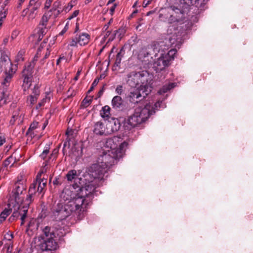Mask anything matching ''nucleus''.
<instances>
[{"instance_id":"nucleus-9","label":"nucleus","mask_w":253,"mask_h":253,"mask_svg":"<svg viewBox=\"0 0 253 253\" xmlns=\"http://www.w3.org/2000/svg\"><path fill=\"white\" fill-rule=\"evenodd\" d=\"M152 91L149 84L142 85L130 90L126 98L130 103L136 104L144 99Z\"/></svg>"},{"instance_id":"nucleus-59","label":"nucleus","mask_w":253,"mask_h":253,"mask_svg":"<svg viewBox=\"0 0 253 253\" xmlns=\"http://www.w3.org/2000/svg\"><path fill=\"white\" fill-rule=\"evenodd\" d=\"M66 59L65 56H60L56 61V65H59L62 60Z\"/></svg>"},{"instance_id":"nucleus-62","label":"nucleus","mask_w":253,"mask_h":253,"mask_svg":"<svg viewBox=\"0 0 253 253\" xmlns=\"http://www.w3.org/2000/svg\"><path fill=\"white\" fill-rule=\"evenodd\" d=\"M41 49L40 48H38V49L37 50V52L36 54L35 55V58H39L41 56Z\"/></svg>"},{"instance_id":"nucleus-46","label":"nucleus","mask_w":253,"mask_h":253,"mask_svg":"<svg viewBox=\"0 0 253 253\" xmlns=\"http://www.w3.org/2000/svg\"><path fill=\"white\" fill-rule=\"evenodd\" d=\"M24 53V52L23 51L20 50L17 56V58L16 59V61L18 62L20 60L23 61L24 58L23 57V54Z\"/></svg>"},{"instance_id":"nucleus-49","label":"nucleus","mask_w":253,"mask_h":253,"mask_svg":"<svg viewBox=\"0 0 253 253\" xmlns=\"http://www.w3.org/2000/svg\"><path fill=\"white\" fill-rule=\"evenodd\" d=\"M45 100V98L42 99L40 102L38 103V105L36 107V109L38 110L42 106H43L44 105Z\"/></svg>"},{"instance_id":"nucleus-50","label":"nucleus","mask_w":253,"mask_h":253,"mask_svg":"<svg viewBox=\"0 0 253 253\" xmlns=\"http://www.w3.org/2000/svg\"><path fill=\"white\" fill-rule=\"evenodd\" d=\"M105 84L103 85V86L102 87V88L99 90V91L98 92L97 97H96V99H97V98L100 97L102 94H103V92L105 89Z\"/></svg>"},{"instance_id":"nucleus-24","label":"nucleus","mask_w":253,"mask_h":253,"mask_svg":"<svg viewBox=\"0 0 253 253\" xmlns=\"http://www.w3.org/2000/svg\"><path fill=\"white\" fill-rule=\"evenodd\" d=\"M39 9L36 8L35 7H32L28 6L27 9H25L23 10V12L26 11V10L28 11V19L29 20L34 19L37 15L38 10Z\"/></svg>"},{"instance_id":"nucleus-38","label":"nucleus","mask_w":253,"mask_h":253,"mask_svg":"<svg viewBox=\"0 0 253 253\" xmlns=\"http://www.w3.org/2000/svg\"><path fill=\"white\" fill-rule=\"evenodd\" d=\"M139 41L137 36L134 35L132 36L130 39L128 40V43L131 46L135 45Z\"/></svg>"},{"instance_id":"nucleus-12","label":"nucleus","mask_w":253,"mask_h":253,"mask_svg":"<svg viewBox=\"0 0 253 253\" xmlns=\"http://www.w3.org/2000/svg\"><path fill=\"white\" fill-rule=\"evenodd\" d=\"M21 177V178H19L18 177V180L15 183V187L13 191L15 201L17 203L23 201V197L21 195L25 193L26 190V180L22 178V176Z\"/></svg>"},{"instance_id":"nucleus-16","label":"nucleus","mask_w":253,"mask_h":253,"mask_svg":"<svg viewBox=\"0 0 253 253\" xmlns=\"http://www.w3.org/2000/svg\"><path fill=\"white\" fill-rule=\"evenodd\" d=\"M36 192V184L32 183L29 187L28 194L23 203L22 207H26L28 211L30 205L34 201Z\"/></svg>"},{"instance_id":"nucleus-37","label":"nucleus","mask_w":253,"mask_h":253,"mask_svg":"<svg viewBox=\"0 0 253 253\" xmlns=\"http://www.w3.org/2000/svg\"><path fill=\"white\" fill-rule=\"evenodd\" d=\"M47 31V28L46 27L39 25L38 27L37 34H40L42 35V36L44 35L46 33Z\"/></svg>"},{"instance_id":"nucleus-39","label":"nucleus","mask_w":253,"mask_h":253,"mask_svg":"<svg viewBox=\"0 0 253 253\" xmlns=\"http://www.w3.org/2000/svg\"><path fill=\"white\" fill-rule=\"evenodd\" d=\"M62 9L61 2L59 0H57L53 3L52 7L49 11H50L51 13L52 12V10H55L56 9Z\"/></svg>"},{"instance_id":"nucleus-44","label":"nucleus","mask_w":253,"mask_h":253,"mask_svg":"<svg viewBox=\"0 0 253 253\" xmlns=\"http://www.w3.org/2000/svg\"><path fill=\"white\" fill-rule=\"evenodd\" d=\"M23 84H28L29 83H31L32 79V76H23Z\"/></svg>"},{"instance_id":"nucleus-21","label":"nucleus","mask_w":253,"mask_h":253,"mask_svg":"<svg viewBox=\"0 0 253 253\" xmlns=\"http://www.w3.org/2000/svg\"><path fill=\"white\" fill-rule=\"evenodd\" d=\"M27 210L26 207H22V206L17 205L14 207L12 215L17 219L20 215H22L23 213L25 212L24 210ZM28 211L26 210V212Z\"/></svg>"},{"instance_id":"nucleus-58","label":"nucleus","mask_w":253,"mask_h":253,"mask_svg":"<svg viewBox=\"0 0 253 253\" xmlns=\"http://www.w3.org/2000/svg\"><path fill=\"white\" fill-rule=\"evenodd\" d=\"M5 142V139L2 134H0V146H1Z\"/></svg>"},{"instance_id":"nucleus-14","label":"nucleus","mask_w":253,"mask_h":253,"mask_svg":"<svg viewBox=\"0 0 253 253\" xmlns=\"http://www.w3.org/2000/svg\"><path fill=\"white\" fill-rule=\"evenodd\" d=\"M66 177L69 182H74V183L72 184V187L75 191L79 187V185L81 184L82 178L79 177L77 170L75 169L70 170L66 174Z\"/></svg>"},{"instance_id":"nucleus-48","label":"nucleus","mask_w":253,"mask_h":253,"mask_svg":"<svg viewBox=\"0 0 253 253\" xmlns=\"http://www.w3.org/2000/svg\"><path fill=\"white\" fill-rule=\"evenodd\" d=\"M64 9H56L55 10H52L51 12L52 15H53L54 18H56L63 10Z\"/></svg>"},{"instance_id":"nucleus-33","label":"nucleus","mask_w":253,"mask_h":253,"mask_svg":"<svg viewBox=\"0 0 253 253\" xmlns=\"http://www.w3.org/2000/svg\"><path fill=\"white\" fill-rule=\"evenodd\" d=\"M93 96H89L85 97L82 101L81 106L84 108H86L91 103Z\"/></svg>"},{"instance_id":"nucleus-60","label":"nucleus","mask_w":253,"mask_h":253,"mask_svg":"<svg viewBox=\"0 0 253 253\" xmlns=\"http://www.w3.org/2000/svg\"><path fill=\"white\" fill-rule=\"evenodd\" d=\"M53 0H46L45 5V7L48 8L51 5V2Z\"/></svg>"},{"instance_id":"nucleus-34","label":"nucleus","mask_w":253,"mask_h":253,"mask_svg":"<svg viewBox=\"0 0 253 253\" xmlns=\"http://www.w3.org/2000/svg\"><path fill=\"white\" fill-rule=\"evenodd\" d=\"M38 223L36 220L35 219H33L29 221L28 224L27 229L33 230L35 228L37 229L38 228Z\"/></svg>"},{"instance_id":"nucleus-40","label":"nucleus","mask_w":253,"mask_h":253,"mask_svg":"<svg viewBox=\"0 0 253 253\" xmlns=\"http://www.w3.org/2000/svg\"><path fill=\"white\" fill-rule=\"evenodd\" d=\"M162 103V101H158L157 102H156L154 105H151L150 103H148L149 104H150L151 105V106H152L153 107V111L152 115L155 113V111L156 110H157L159 109V108H160V105Z\"/></svg>"},{"instance_id":"nucleus-2","label":"nucleus","mask_w":253,"mask_h":253,"mask_svg":"<svg viewBox=\"0 0 253 253\" xmlns=\"http://www.w3.org/2000/svg\"><path fill=\"white\" fill-rule=\"evenodd\" d=\"M177 10L179 12H174L169 18L168 23L170 25L168 29V34L173 35V36H175L177 37L176 40L192 26V23L190 21L182 22L183 13L179 9Z\"/></svg>"},{"instance_id":"nucleus-52","label":"nucleus","mask_w":253,"mask_h":253,"mask_svg":"<svg viewBox=\"0 0 253 253\" xmlns=\"http://www.w3.org/2000/svg\"><path fill=\"white\" fill-rule=\"evenodd\" d=\"M24 211L25 212H24L22 214V215L21 216V225H22L24 224V222H25V219L26 218V217H27V212H26V210H24Z\"/></svg>"},{"instance_id":"nucleus-61","label":"nucleus","mask_w":253,"mask_h":253,"mask_svg":"<svg viewBox=\"0 0 253 253\" xmlns=\"http://www.w3.org/2000/svg\"><path fill=\"white\" fill-rule=\"evenodd\" d=\"M151 2V0H144L143 1V4L144 5L143 6L146 7L147 5L150 4Z\"/></svg>"},{"instance_id":"nucleus-6","label":"nucleus","mask_w":253,"mask_h":253,"mask_svg":"<svg viewBox=\"0 0 253 253\" xmlns=\"http://www.w3.org/2000/svg\"><path fill=\"white\" fill-rule=\"evenodd\" d=\"M152 80V75L146 71L140 72H131L126 75L125 81L126 84L129 86L136 88L140 85L149 84Z\"/></svg>"},{"instance_id":"nucleus-7","label":"nucleus","mask_w":253,"mask_h":253,"mask_svg":"<svg viewBox=\"0 0 253 253\" xmlns=\"http://www.w3.org/2000/svg\"><path fill=\"white\" fill-rule=\"evenodd\" d=\"M0 67L2 70H4L2 84L9 86L17 71V67L16 65H13L12 64L9 57L4 52H2L0 56Z\"/></svg>"},{"instance_id":"nucleus-3","label":"nucleus","mask_w":253,"mask_h":253,"mask_svg":"<svg viewBox=\"0 0 253 253\" xmlns=\"http://www.w3.org/2000/svg\"><path fill=\"white\" fill-rule=\"evenodd\" d=\"M42 231V234L40 237L41 240L37 247L42 251L55 250L57 247V243L54 238L56 237V235L63 236L62 231L64 230L61 228L56 230L53 227L47 226Z\"/></svg>"},{"instance_id":"nucleus-27","label":"nucleus","mask_w":253,"mask_h":253,"mask_svg":"<svg viewBox=\"0 0 253 253\" xmlns=\"http://www.w3.org/2000/svg\"><path fill=\"white\" fill-rule=\"evenodd\" d=\"M51 16L52 13L50 11L45 12L42 16L39 25L46 27L47 22Z\"/></svg>"},{"instance_id":"nucleus-20","label":"nucleus","mask_w":253,"mask_h":253,"mask_svg":"<svg viewBox=\"0 0 253 253\" xmlns=\"http://www.w3.org/2000/svg\"><path fill=\"white\" fill-rule=\"evenodd\" d=\"M112 106L116 110H122L124 107L123 100L119 95L114 96L112 100Z\"/></svg>"},{"instance_id":"nucleus-8","label":"nucleus","mask_w":253,"mask_h":253,"mask_svg":"<svg viewBox=\"0 0 253 253\" xmlns=\"http://www.w3.org/2000/svg\"><path fill=\"white\" fill-rule=\"evenodd\" d=\"M117 160V155L112 150L107 151H103L99 155L97 159V163L92 165H97L101 169L104 170L103 177L107 173V170L112 166L115 164Z\"/></svg>"},{"instance_id":"nucleus-51","label":"nucleus","mask_w":253,"mask_h":253,"mask_svg":"<svg viewBox=\"0 0 253 253\" xmlns=\"http://www.w3.org/2000/svg\"><path fill=\"white\" fill-rule=\"evenodd\" d=\"M127 146H128V143L126 142V141H124L120 145V150L122 151L125 150L126 148H127Z\"/></svg>"},{"instance_id":"nucleus-13","label":"nucleus","mask_w":253,"mask_h":253,"mask_svg":"<svg viewBox=\"0 0 253 253\" xmlns=\"http://www.w3.org/2000/svg\"><path fill=\"white\" fill-rule=\"evenodd\" d=\"M68 212L65 204L61 203H58L52 210L53 215L56 220L65 219L70 216Z\"/></svg>"},{"instance_id":"nucleus-19","label":"nucleus","mask_w":253,"mask_h":253,"mask_svg":"<svg viewBox=\"0 0 253 253\" xmlns=\"http://www.w3.org/2000/svg\"><path fill=\"white\" fill-rule=\"evenodd\" d=\"M1 86L2 87V91L0 93L1 96L0 99V106L6 104L8 102L10 101V98L9 97V91L8 90V87L2 84L1 83Z\"/></svg>"},{"instance_id":"nucleus-11","label":"nucleus","mask_w":253,"mask_h":253,"mask_svg":"<svg viewBox=\"0 0 253 253\" xmlns=\"http://www.w3.org/2000/svg\"><path fill=\"white\" fill-rule=\"evenodd\" d=\"M90 40V35L87 33H78L69 41L68 46L78 47L87 45Z\"/></svg>"},{"instance_id":"nucleus-23","label":"nucleus","mask_w":253,"mask_h":253,"mask_svg":"<svg viewBox=\"0 0 253 253\" xmlns=\"http://www.w3.org/2000/svg\"><path fill=\"white\" fill-rule=\"evenodd\" d=\"M35 66L34 62H30L27 65H26L25 68L22 71V76H32L33 69Z\"/></svg>"},{"instance_id":"nucleus-63","label":"nucleus","mask_w":253,"mask_h":253,"mask_svg":"<svg viewBox=\"0 0 253 253\" xmlns=\"http://www.w3.org/2000/svg\"><path fill=\"white\" fill-rule=\"evenodd\" d=\"M78 33H81L80 31H79V25L78 23H76L75 30L74 32L75 35Z\"/></svg>"},{"instance_id":"nucleus-1","label":"nucleus","mask_w":253,"mask_h":253,"mask_svg":"<svg viewBox=\"0 0 253 253\" xmlns=\"http://www.w3.org/2000/svg\"><path fill=\"white\" fill-rule=\"evenodd\" d=\"M104 170L101 169L97 165H91L88 169V173L86 175L84 186L81 184L77 190L74 191L77 196H83V199L89 197L94 192L96 187L102 185L105 178L103 173Z\"/></svg>"},{"instance_id":"nucleus-32","label":"nucleus","mask_w":253,"mask_h":253,"mask_svg":"<svg viewBox=\"0 0 253 253\" xmlns=\"http://www.w3.org/2000/svg\"><path fill=\"white\" fill-rule=\"evenodd\" d=\"M42 2L41 0H30L28 6L39 9L42 5Z\"/></svg>"},{"instance_id":"nucleus-29","label":"nucleus","mask_w":253,"mask_h":253,"mask_svg":"<svg viewBox=\"0 0 253 253\" xmlns=\"http://www.w3.org/2000/svg\"><path fill=\"white\" fill-rule=\"evenodd\" d=\"M22 114L19 115L18 111H15L13 112L11 119L10 121V123L11 125H14L16 121H18V123L19 124L22 122L23 118H21Z\"/></svg>"},{"instance_id":"nucleus-28","label":"nucleus","mask_w":253,"mask_h":253,"mask_svg":"<svg viewBox=\"0 0 253 253\" xmlns=\"http://www.w3.org/2000/svg\"><path fill=\"white\" fill-rule=\"evenodd\" d=\"M39 123L37 122H33L30 126L29 128L26 133V135L33 138L35 136L34 130L38 127Z\"/></svg>"},{"instance_id":"nucleus-25","label":"nucleus","mask_w":253,"mask_h":253,"mask_svg":"<svg viewBox=\"0 0 253 253\" xmlns=\"http://www.w3.org/2000/svg\"><path fill=\"white\" fill-rule=\"evenodd\" d=\"M110 107L108 105L103 107L100 111V116L106 120L110 119Z\"/></svg>"},{"instance_id":"nucleus-47","label":"nucleus","mask_w":253,"mask_h":253,"mask_svg":"<svg viewBox=\"0 0 253 253\" xmlns=\"http://www.w3.org/2000/svg\"><path fill=\"white\" fill-rule=\"evenodd\" d=\"M123 86L122 85H118L117 86L115 91L116 92L119 94L121 95L122 93L123 92Z\"/></svg>"},{"instance_id":"nucleus-54","label":"nucleus","mask_w":253,"mask_h":253,"mask_svg":"<svg viewBox=\"0 0 253 253\" xmlns=\"http://www.w3.org/2000/svg\"><path fill=\"white\" fill-rule=\"evenodd\" d=\"M79 13V10H75V11H74V12L71 15H70L68 19L70 20L71 19H72L73 18L76 17Z\"/></svg>"},{"instance_id":"nucleus-26","label":"nucleus","mask_w":253,"mask_h":253,"mask_svg":"<svg viewBox=\"0 0 253 253\" xmlns=\"http://www.w3.org/2000/svg\"><path fill=\"white\" fill-rule=\"evenodd\" d=\"M12 212V210L10 208V205H8V208L5 209L0 214V223L5 220L6 217Z\"/></svg>"},{"instance_id":"nucleus-42","label":"nucleus","mask_w":253,"mask_h":253,"mask_svg":"<svg viewBox=\"0 0 253 253\" xmlns=\"http://www.w3.org/2000/svg\"><path fill=\"white\" fill-rule=\"evenodd\" d=\"M49 153V148L48 147H46L45 149H44L42 153L40 155V157L42 159V160H45L46 158L47 155Z\"/></svg>"},{"instance_id":"nucleus-4","label":"nucleus","mask_w":253,"mask_h":253,"mask_svg":"<svg viewBox=\"0 0 253 253\" xmlns=\"http://www.w3.org/2000/svg\"><path fill=\"white\" fill-rule=\"evenodd\" d=\"M153 107L149 104L144 107H138L134 113L125 120L124 126L126 129H130L145 122L153 113Z\"/></svg>"},{"instance_id":"nucleus-53","label":"nucleus","mask_w":253,"mask_h":253,"mask_svg":"<svg viewBox=\"0 0 253 253\" xmlns=\"http://www.w3.org/2000/svg\"><path fill=\"white\" fill-rule=\"evenodd\" d=\"M12 159V157H9L7 158L3 162V165L4 167H7L11 163V161Z\"/></svg>"},{"instance_id":"nucleus-56","label":"nucleus","mask_w":253,"mask_h":253,"mask_svg":"<svg viewBox=\"0 0 253 253\" xmlns=\"http://www.w3.org/2000/svg\"><path fill=\"white\" fill-rule=\"evenodd\" d=\"M117 6V4L116 3H114L111 7L110 8V14L111 15H113L114 14V11L115 10V9Z\"/></svg>"},{"instance_id":"nucleus-18","label":"nucleus","mask_w":253,"mask_h":253,"mask_svg":"<svg viewBox=\"0 0 253 253\" xmlns=\"http://www.w3.org/2000/svg\"><path fill=\"white\" fill-rule=\"evenodd\" d=\"M107 128L106 125L101 122H96L94 125L93 132L98 135L107 136L108 133L106 131Z\"/></svg>"},{"instance_id":"nucleus-5","label":"nucleus","mask_w":253,"mask_h":253,"mask_svg":"<svg viewBox=\"0 0 253 253\" xmlns=\"http://www.w3.org/2000/svg\"><path fill=\"white\" fill-rule=\"evenodd\" d=\"M83 196L82 195L80 196H77V193H75V196L65 203L69 215L75 214L79 220L83 219L84 217V212L85 211L88 204V200L86 199H83Z\"/></svg>"},{"instance_id":"nucleus-10","label":"nucleus","mask_w":253,"mask_h":253,"mask_svg":"<svg viewBox=\"0 0 253 253\" xmlns=\"http://www.w3.org/2000/svg\"><path fill=\"white\" fill-rule=\"evenodd\" d=\"M175 49H171L167 53H161L160 56L153 63V68L157 72L164 70L170 64V62L174 59V56L176 53Z\"/></svg>"},{"instance_id":"nucleus-31","label":"nucleus","mask_w":253,"mask_h":253,"mask_svg":"<svg viewBox=\"0 0 253 253\" xmlns=\"http://www.w3.org/2000/svg\"><path fill=\"white\" fill-rule=\"evenodd\" d=\"M118 139L117 137H114L113 138H108L106 140V144L108 147L111 149H114L116 148V145L114 144L115 141H116Z\"/></svg>"},{"instance_id":"nucleus-57","label":"nucleus","mask_w":253,"mask_h":253,"mask_svg":"<svg viewBox=\"0 0 253 253\" xmlns=\"http://www.w3.org/2000/svg\"><path fill=\"white\" fill-rule=\"evenodd\" d=\"M50 54V51L48 50V49H47L46 52L44 56V57L42 61V64H43L44 63V60L47 58L49 57Z\"/></svg>"},{"instance_id":"nucleus-41","label":"nucleus","mask_w":253,"mask_h":253,"mask_svg":"<svg viewBox=\"0 0 253 253\" xmlns=\"http://www.w3.org/2000/svg\"><path fill=\"white\" fill-rule=\"evenodd\" d=\"M99 81V79H98V78H96L94 80V81L93 82V83L91 85V87H90L89 89L87 91V93H89L90 92H91L94 89V87L97 85Z\"/></svg>"},{"instance_id":"nucleus-15","label":"nucleus","mask_w":253,"mask_h":253,"mask_svg":"<svg viewBox=\"0 0 253 253\" xmlns=\"http://www.w3.org/2000/svg\"><path fill=\"white\" fill-rule=\"evenodd\" d=\"M108 135L118 131L121 127V122L117 118H111L107 120L106 124Z\"/></svg>"},{"instance_id":"nucleus-35","label":"nucleus","mask_w":253,"mask_h":253,"mask_svg":"<svg viewBox=\"0 0 253 253\" xmlns=\"http://www.w3.org/2000/svg\"><path fill=\"white\" fill-rule=\"evenodd\" d=\"M174 87L173 84H169L168 85H164L162 88H161L158 92L160 94H162L163 93L167 92L168 90H170L172 88Z\"/></svg>"},{"instance_id":"nucleus-17","label":"nucleus","mask_w":253,"mask_h":253,"mask_svg":"<svg viewBox=\"0 0 253 253\" xmlns=\"http://www.w3.org/2000/svg\"><path fill=\"white\" fill-rule=\"evenodd\" d=\"M41 175V173H38L36 181L33 183L36 184V192L39 193H41L43 191L47 183V179L45 178H42Z\"/></svg>"},{"instance_id":"nucleus-64","label":"nucleus","mask_w":253,"mask_h":253,"mask_svg":"<svg viewBox=\"0 0 253 253\" xmlns=\"http://www.w3.org/2000/svg\"><path fill=\"white\" fill-rule=\"evenodd\" d=\"M24 1H25V0H18V4L17 6L18 8H21L22 4H23V3L24 2Z\"/></svg>"},{"instance_id":"nucleus-43","label":"nucleus","mask_w":253,"mask_h":253,"mask_svg":"<svg viewBox=\"0 0 253 253\" xmlns=\"http://www.w3.org/2000/svg\"><path fill=\"white\" fill-rule=\"evenodd\" d=\"M184 2L188 5H196V6L199 3L200 0H183Z\"/></svg>"},{"instance_id":"nucleus-22","label":"nucleus","mask_w":253,"mask_h":253,"mask_svg":"<svg viewBox=\"0 0 253 253\" xmlns=\"http://www.w3.org/2000/svg\"><path fill=\"white\" fill-rule=\"evenodd\" d=\"M159 52L160 48L159 44L157 42H154L151 45L150 47H148L147 55L154 54V56L156 57L157 56L158 53Z\"/></svg>"},{"instance_id":"nucleus-45","label":"nucleus","mask_w":253,"mask_h":253,"mask_svg":"<svg viewBox=\"0 0 253 253\" xmlns=\"http://www.w3.org/2000/svg\"><path fill=\"white\" fill-rule=\"evenodd\" d=\"M40 91L39 89V87L35 85L34 86V88L33 89L32 94L31 95H34V96L38 97V96L40 95Z\"/></svg>"},{"instance_id":"nucleus-36","label":"nucleus","mask_w":253,"mask_h":253,"mask_svg":"<svg viewBox=\"0 0 253 253\" xmlns=\"http://www.w3.org/2000/svg\"><path fill=\"white\" fill-rule=\"evenodd\" d=\"M38 98L34 95H30L27 97V102L28 104L33 105L37 102Z\"/></svg>"},{"instance_id":"nucleus-30","label":"nucleus","mask_w":253,"mask_h":253,"mask_svg":"<svg viewBox=\"0 0 253 253\" xmlns=\"http://www.w3.org/2000/svg\"><path fill=\"white\" fill-rule=\"evenodd\" d=\"M125 52V51L124 47H122L120 49V51L117 53L115 62V64L117 66H119V65L120 64V63L121 62V60H122V58L123 57V55H124Z\"/></svg>"},{"instance_id":"nucleus-55","label":"nucleus","mask_w":253,"mask_h":253,"mask_svg":"<svg viewBox=\"0 0 253 253\" xmlns=\"http://www.w3.org/2000/svg\"><path fill=\"white\" fill-rule=\"evenodd\" d=\"M68 23L65 26L64 29L59 33L58 36H62L68 30Z\"/></svg>"}]
</instances>
